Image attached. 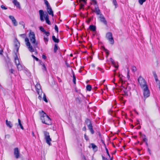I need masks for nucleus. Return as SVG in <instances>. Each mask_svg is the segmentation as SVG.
<instances>
[{
  "label": "nucleus",
  "instance_id": "c85d7f7f",
  "mask_svg": "<svg viewBox=\"0 0 160 160\" xmlns=\"http://www.w3.org/2000/svg\"><path fill=\"white\" fill-rule=\"evenodd\" d=\"M146 1V0H138V2L141 5H142Z\"/></svg>",
  "mask_w": 160,
  "mask_h": 160
},
{
  "label": "nucleus",
  "instance_id": "cd10ccee",
  "mask_svg": "<svg viewBox=\"0 0 160 160\" xmlns=\"http://www.w3.org/2000/svg\"><path fill=\"white\" fill-rule=\"evenodd\" d=\"M58 49V46L57 44H56L55 45L54 49V52H56L57 50Z\"/></svg>",
  "mask_w": 160,
  "mask_h": 160
},
{
  "label": "nucleus",
  "instance_id": "052dcab7",
  "mask_svg": "<svg viewBox=\"0 0 160 160\" xmlns=\"http://www.w3.org/2000/svg\"><path fill=\"white\" fill-rule=\"evenodd\" d=\"M3 52V51L2 50H0V54L2 55Z\"/></svg>",
  "mask_w": 160,
  "mask_h": 160
},
{
  "label": "nucleus",
  "instance_id": "c756f323",
  "mask_svg": "<svg viewBox=\"0 0 160 160\" xmlns=\"http://www.w3.org/2000/svg\"><path fill=\"white\" fill-rule=\"evenodd\" d=\"M143 141L145 142H148V139L146 138V136L144 135L142 136Z\"/></svg>",
  "mask_w": 160,
  "mask_h": 160
},
{
  "label": "nucleus",
  "instance_id": "dca6fc26",
  "mask_svg": "<svg viewBox=\"0 0 160 160\" xmlns=\"http://www.w3.org/2000/svg\"><path fill=\"white\" fill-rule=\"evenodd\" d=\"M20 46V43L18 41L16 40L15 42V47L16 49V51L18 52Z\"/></svg>",
  "mask_w": 160,
  "mask_h": 160
},
{
  "label": "nucleus",
  "instance_id": "473e14b6",
  "mask_svg": "<svg viewBox=\"0 0 160 160\" xmlns=\"http://www.w3.org/2000/svg\"><path fill=\"white\" fill-rule=\"evenodd\" d=\"M42 65V69L43 70L46 71L47 70V69H46V67H45V64H44L43 63Z\"/></svg>",
  "mask_w": 160,
  "mask_h": 160
},
{
  "label": "nucleus",
  "instance_id": "864d4df0",
  "mask_svg": "<svg viewBox=\"0 0 160 160\" xmlns=\"http://www.w3.org/2000/svg\"><path fill=\"white\" fill-rule=\"evenodd\" d=\"M19 126H20V128H21L23 130V129H24V128H23V126H22V124H21H21H19Z\"/></svg>",
  "mask_w": 160,
  "mask_h": 160
},
{
  "label": "nucleus",
  "instance_id": "13d9d810",
  "mask_svg": "<svg viewBox=\"0 0 160 160\" xmlns=\"http://www.w3.org/2000/svg\"><path fill=\"white\" fill-rule=\"evenodd\" d=\"M18 122L19 124H21V123L20 120L19 119H18Z\"/></svg>",
  "mask_w": 160,
  "mask_h": 160
},
{
  "label": "nucleus",
  "instance_id": "c03bdc74",
  "mask_svg": "<svg viewBox=\"0 0 160 160\" xmlns=\"http://www.w3.org/2000/svg\"><path fill=\"white\" fill-rule=\"evenodd\" d=\"M84 6V4H83L82 3H81L80 4V8H79V9H81L82 8H83V7Z\"/></svg>",
  "mask_w": 160,
  "mask_h": 160
},
{
  "label": "nucleus",
  "instance_id": "e2e57ef3",
  "mask_svg": "<svg viewBox=\"0 0 160 160\" xmlns=\"http://www.w3.org/2000/svg\"><path fill=\"white\" fill-rule=\"evenodd\" d=\"M148 152H149V153H150V154H151L150 150V149H149V148H148Z\"/></svg>",
  "mask_w": 160,
  "mask_h": 160
},
{
  "label": "nucleus",
  "instance_id": "603ef678",
  "mask_svg": "<svg viewBox=\"0 0 160 160\" xmlns=\"http://www.w3.org/2000/svg\"><path fill=\"white\" fill-rule=\"evenodd\" d=\"M110 60L112 64H114V60H113V59L112 58H111Z\"/></svg>",
  "mask_w": 160,
  "mask_h": 160
},
{
  "label": "nucleus",
  "instance_id": "a19ab883",
  "mask_svg": "<svg viewBox=\"0 0 160 160\" xmlns=\"http://www.w3.org/2000/svg\"><path fill=\"white\" fill-rule=\"evenodd\" d=\"M32 56L33 58L35 59L37 61H38L39 60V59L37 57H35L34 55H32Z\"/></svg>",
  "mask_w": 160,
  "mask_h": 160
},
{
  "label": "nucleus",
  "instance_id": "5701e85b",
  "mask_svg": "<svg viewBox=\"0 0 160 160\" xmlns=\"http://www.w3.org/2000/svg\"><path fill=\"white\" fill-rule=\"evenodd\" d=\"M48 36H44V42L46 44H47L48 43Z\"/></svg>",
  "mask_w": 160,
  "mask_h": 160
},
{
  "label": "nucleus",
  "instance_id": "423d86ee",
  "mask_svg": "<svg viewBox=\"0 0 160 160\" xmlns=\"http://www.w3.org/2000/svg\"><path fill=\"white\" fill-rule=\"evenodd\" d=\"M138 81L141 89L148 86L146 81L141 76L139 77Z\"/></svg>",
  "mask_w": 160,
  "mask_h": 160
},
{
  "label": "nucleus",
  "instance_id": "4468645a",
  "mask_svg": "<svg viewBox=\"0 0 160 160\" xmlns=\"http://www.w3.org/2000/svg\"><path fill=\"white\" fill-rule=\"evenodd\" d=\"M39 29L41 31L44 32L45 35L48 36L50 35V32H46L45 29L42 26H41L39 28Z\"/></svg>",
  "mask_w": 160,
  "mask_h": 160
},
{
  "label": "nucleus",
  "instance_id": "0eeeda50",
  "mask_svg": "<svg viewBox=\"0 0 160 160\" xmlns=\"http://www.w3.org/2000/svg\"><path fill=\"white\" fill-rule=\"evenodd\" d=\"M44 137V139L46 141V142L49 146L51 145V142L52 141V139L50 138V135L49 132L47 131H43V132Z\"/></svg>",
  "mask_w": 160,
  "mask_h": 160
},
{
  "label": "nucleus",
  "instance_id": "aec40b11",
  "mask_svg": "<svg viewBox=\"0 0 160 160\" xmlns=\"http://www.w3.org/2000/svg\"><path fill=\"white\" fill-rule=\"evenodd\" d=\"M6 124L7 126L10 128H11L12 127V124L10 121H8L7 120H6Z\"/></svg>",
  "mask_w": 160,
  "mask_h": 160
},
{
  "label": "nucleus",
  "instance_id": "69168bd1",
  "mask_svg": "<svg viewBox=\"0 0 160 160\" xmlns=\"http://www.w3.org/2000/svg\"><path fill=\"white\" fill-rule=\"evenodd\" d=\"M147 146H148V142H145Z\"/></svg>",
  "mask_w": 160,
  "mask_h": 160
},
{
  "label": "nucleus",
  "instance_id": "39448f33",
  "mask_svg": "<svg viewBox=\"0 0 160 160\" xmlns=\"http://www.w3.org/2000/svg\"><path fill=\"white\" fill-rule=\"evenodd\" d=\"M40 18L41 21L43 22L44 21L43 17H44L46 23L49 25L51 24V22L49 20L48 16L47 13L44 14L43 11L42 10H40L39 11Z\"/></svg>",
  "mask_w": 160,
  "mask_h": 160
},
{
  "label": "nucleus",
  "instance_id": "f8f14e48",
  "mask_svg": "<svg viewBox=\"0 0 160 160\" xmlns=\"http://www.w3.org/2000/svg\"><path fill=\"white\" fill-rule=\"evenodd\" d=\"M14 154L15 158H18L19 157L20 153L19 152L18 148H16L14 149Z\"/></svg>",
  "mask_w": 160,
  "mask_h": 160
},
{
  "label": "nucleus",
  "instance_id": "412c9836",
  "mask_svg": "<svg viewBox=\"0 0 160 160\" xmlns=\"http://www.w3.org/2000/svg\"><path fill=\"white\" fill-rule=\"evenodd\" d=\"M52 39L53 41L56 43H58L59 42V40L58 38H56L54 36H52Z\"/></svg>",
  "mask_w": 160,
  "mask_h": 160
},
{
  "label": "nucleus",
  "instance_id": "6e6d98bb",
  "mask_svg": "<svg viewBox=\"0 0 160 160\" xmlns=\"http://www.w3.org/2000/svg\"><path fill=\"white\" fill-rule=\"evenodd\" d=\"M82 130L84 131H86V127L84 126L82 128Z\"/></svg>",
  "mask_w": 160,
  "mask_h": 160
},
{
  "label": "nucleus",
  "instance_id": "9b49d317",
  "mask_svg": "<svg viewBox=\"0 0 160 160\" xmlns=\"http://www.w3.org/2000/svg\"><path fill=\"white\" fill-rule=\"evenodd\" d=\"M99 18L101 22L104 23L105 25H107V21L103 16L101 14L99 16Z\"/></svg>",
  "mask_w": 160,
  "mask_h": 160
},
{
  "label": "nucleus",
  "instance_id": "680f3d73",
  "mask_svg": "<svg viewBox=\"0 0 160 160\" xmlns=\"http://www.w3.org/2000/svg\"><path fill=\"white\" fill-rule=\"evenodd\" d=\"M115 81V78H114L113 80H112V82L114 83L115 84H116L115 83H114V81Z\"/></svg>",
  "mask_w": 160,
  "mask_h": 160
},
{
  "label": "nucleus",
  "instance_id": "4c0bfd02",
  "mask_svg": "<svg viewBox=\"0 0 160 160\" xmlns=\"http://www.w3.org/2000/svg\"><path fill=\"white\" fill-rule=\"evenodd\" d=\"M153 75L155 78V79H156V78H158V77L157 76V75L155 72H153Z\"/></svg>",
  "mask_w": 160,
  "mask_h": 160
},
{
  "label": "nucleus",
  "instance_id": "8fccbe9b",
  "mask_svg": "<svg viewBox=\"0 0 160 160\" xmlns=\"http://www.w3.org/2000/svg\"><path fill=\"white\" fill-rule=\"evenodd\" d=\"M102 160H109L107 158H105L103 156H102Z\"/></svg>",
  "mask_w": 160,
  "mask_h": 160
},
{
  "label": "nucleus",
  "instance_id": "79ce46f5",
  "mask_svg": "<svg viewBox=\"0 0 160 160\" xmlns=\"http://www.w3.org/2000/svg\"><path fill=\"white\" fill-rule=\"evenodd\" d=\"M105 149H106V152H107L108 156L110 158V156L109 153V152H108V149L107 148H106Z\"/></svg>",
  "mask_w": 160,
  "mask_h": 160
},
{
  "label": "nucleus",
  "instance_id": "ddd939ff",
  "mask_svg": "<svg viewBox=\"0 0 160 160\" xmlns=\"http://www.w3.org/2000/svg\"><path fill=\"white\" fill-rule=\"evenodd\" d=\"M9 17L11 20L13 25L15 26H17L18 25V23L14 17L12 16H9Z\"/></svg>",
  "mask_w": 160,
  "mask_h": 160
},
{
  "label": "nucleus",
  "instance_id": "49530a36",
  "mask_svg": "<svg viewBox=\"0 0 160 160\" xmlns=\"http://www.w3.org/2000/svg\"><path fill=\"white\" fill-rule=\"evenodd\" d=\"M20 36L21 37H22V38H24L25 37L26 35L25 34H20Z\"/></svg>",
  "mask_w": 160,
  "mask_h": 160
},
{
  "label": "nucleus",
  "instance_id": "0e129e2a",
  "mask_svg": "<svg viewBox=\"0 0 160 160\" xmlns=\"http://www.w3.org/2000/svg\"><path fill=\"white\" fill-rule=\"evenodd\" d=\"M32 136H34V132H32Z\"/></svg>",
  "mask_w": 160,
  "mask_h": 160
},
{
  "label": "nucleus",
  "instance_id": "b1692460",
  "mask_svg": "<svg viewBox=\"0 0 160 160\" xmlns=\"http://www.w3.org/2000/svg\"><path fill=\"white\" fill-rule=\"evenodd\" d=\"M16 66L18 70H21L22 69L23 67L20 64Z\"/></svg>",
  "mask_w": 160,
  "mask_h": 160
},
{
  "label": "nucleus",
  "instance_id": "de8ad7c7",
  "mask_svg": "<svg viewBox=\"0 0 160 160\" xmlns=\"http://www.w3.org/2000/svg\"><path fill=\"white\" fill-rule=\"evenodd\" d=\"M97 134L99 136L100 138H101V136L100 133L99 132H98L97 133Z\"/></svg>",
  "mask_w": 160,
  "mask_h": 160
},
{
  "label": "nucleus",
  "instance_id": "c9c22d12",
  "mask_svg": "<svg viewBox=\"0 0 160 160\" xmlns=\"http://www.w3.org/2000/svg\"><path fill=\"white\" fill-rule=\"evenodd\" d=\"M104 50H105V52L107 54L106 57L107 58L109 54V52L107 49H105Z\"/></svg>",
  "mask_w": 160,
  "mask_h": 160
},
{
  "label": "nucleus",
  "instance_id": "3c124183",
  "mask_svg": "<svg viewBox=\"0 0 160 160\" xmlns=\"http://www.w3.org/2000/svg\"><path fill=\"white\" fill-rule=\"evenodd\" d=\"M9 71L11 73H13L14 72V70L13 69H11Z\"/></svg>",
  "mask_w": 160,
  "mask_h": 160
},
{
  "label": "nucleus",
  "instance_id": "f03ea898",
  "mask_svg": "<svg viewBox=\"0 0 160 160\" xmlns=\"http://www.w3.org/2000/svg\"><path fill=\"white\" fill-rule=\"evenodd\" d=\"M118 75L119 78V83H121V89L126 94L130 90V87L128 85H127V83H126L125 81H123V76L122 75H121L120 74Z\"/></svg>",
  "mask_w": 160,
  "mask_h": 160
},
{
  "label": "nucleus",
  "instance_id": "7ed1b4c3",
  "mask_svg": "<svg viewBox=\"0 0 160 160\" xmlns=\"http://www.w3.org/2000/svg\"><path fill=\"white\" fill-rule=\"evenodd\" d=\"M40 119L42 123L48 125L52 124L51 120L49 116L43 111H39Z\"/></svg>",
  "mask_w": 160,
  "mask_h": 160
},
{
  "label": "nucleus",
  "instance_id": "5fc2aeb1",
  "mask_svg": "<svg viewBox=\"0 0 160 160\" xmlns=\"http://www.w3.org/2000/svg\"><path fill=\"white\" fill-rule=\"evenodd\" d=\"M42 58L44 59H46V57L44 55H43L42 56Z\"/></svg>",
  "mask_w": 160,
  "mask_h": 160
},
{
  "label": "nucleus",
  "instance_id": "7c9ffc66",
  "mask_svg": "<svg viewBox=\"0 0 160 160\" xmlns=\"http://www.w3.org/2000/svg\"><path fill=\"white\" fill-rule=\"evenodd\" d=\"M132 70L133 72H135L137 70L135 66H132Z\"/></svg>",
  "mask_w": 160,
  "mask_h": 160
},
{
  "label": "nucleus",
  "instance_id": "a211bd4d",
  "mask_svg": "<svg viewBox=\"0 0 160 160\" xmlns=\"http://www.w3.org/2000/svg\"><path fill=\"white\" fill-rule=\"evenodd\" d=\"M94 12L96 13L97 15H100V10L99 9L98 7L97 6H95V10Z\"/></svg>",
  "mask_w": 160,
  "mask_h": 160
},
{
  "label": "nucleus",
  "instance_id": "f704fd0d",
  "mask_svg": "<svg viewBox=\"0 0 160 160\" xmlns=\"http://www.w3.org/2000/svg\"><path fill=\"white\" fill-rule=\"evenodd\" d=\"M20 24L23 27V28H25V24L23 21L20 22H19Z\"/></svg>",
  "mask_w": 160,
  "mask_h": 160
},
{
  "label": "nucleus",
  "instance_id": "20e7f679",
  "mask_svg": "<svg viewBox=\"0 0 160 160\" xmlns=\"http://www.w3.org/2000/svg\"><path fill=\"white\" fill-rule=\"evenodd\" d=\"M35 88L37 92L39 95L38 99L41 100L42 98V95H43V99L46 102H47L48 101L46 98V95L44 93L42 92L40 85L39 83H37L35 85Z\"/></svg>",
  "mask_w": 160,
  "mask_h": 160
},
{
  "label": "nucleus",
  "instance_id": "37998d69",
  "mask_svg": "<svg viewBox=\"0 0 160 160\" xmlns=\"http://www.w3.org/2000/svg\"><path fill=\"white\" fill-rule=\"evenodd\" d=\"M54 28H55V30L57 32H58V26L56 25H55Z\"/></svg>",
  "mask_w": 160,
  "mask_h": 160
},
{
  "label": "nucleus",
  "instance_id": "2eb2a0df",
  "mask_svg": "<svg viewBox=\"0 0 160 160\" xmlns=\"http://www.w3.org/2000/svg\"><path fill=\"white\" fill-rule=\"evenodd\" d=\"M47 11L48 14L52 15V16L53 17L54 16L53 11L52 10V8L50 6L47 7Z\"/></svg>",
  "mask_w": 160,
  "mask_h": 160
},
{
  "label": "nucleus",
  "instance_id": "338daca9",
  "mask_svg": "<svg viewBox=\"0 0 160 160\" xmlns=\"http://www.w3.org/2000/svg\"><path fill=\"white\" fill-rule=\"evenodd\" d=\"M67 66L68 67H69V65H68V64H67Z\"/></svg>",
  "mask_w": 160,
  "mask_h": 160
},
{
  "label": "nucleus",
  "instance_id": "9d476101",
  "mask_svg": "<svg viewBox=\"0 0 160 160\" xmlns=\"http://www.w3.org/2000/svg\"><path fill=\"white\" fill-rule=\"evenodd\" d=\"M106 38L109 41L111 44L113 45L114 44V40L111 32H108L106 34Z\"/></svg>",
  "mask_w": 160,
  "mask_h": 160
},
{
  "label": "nucleus",
  "instance_id": "774afa93",
  "mask_svg": "<svg viewBox=\"0 0 160 160\" xmlns=\"http://www.w3.org/2000/svg\"><path fill=\"white\" fill-rule=\"evenodd\" d=\"M115 68H118V67H117V66H115Z\"/></svg>",
  "mask_w": 160,
  "mask_h": 160
},
{
  "label": "nucleus",
  "instance_id": "72a5a7b5",
  "mask_svg": "<svg viewBox=\"0 0 160 160\" xmlns=\"http://www.w3.org/2000/svg\"><path fill=\"white\" fill-rule=\"evenodd\" d=\"M155 81H156V82L158 84H159V88H160V81H159L158 79V78H156V79H155Z\"/></svg>",
  "mask_w": 160,
  "mask_h": 160
},
{
  "label": "nucleus",
  "instance_id": "f257e3e1",
  "mask_svg": "<svg viewBox=\"0 0 160 160\" xmlns=\"http://www.w3.org/2000/svg\"><path fill=\"white\" fill-rule=\"evenodd\" d=\"M28 36L31 42L33 44V48L31 45L28 38H26L25 39L26 45L28 47L29 51L31 52H33L34 51V49L38 47V43L36 42L35 35L34 32L30 31Z\"/></svg>",
  "mask_w": 160,
  "mask_h": 160
},
{
  "label": "nucleus",
  "instance_id": "f3484780",
  "mask_svg": "<svg viewBox=\"0 0 160 160\" xmlns=\"http://www.w3.org/2000/svg\"><path fill=\"white\" fill-rule=\"evenodd\" d=\"M12 2L17 7L20 8V3L17 1V0H13Z\"/></svg>",
  "mask_w": 160,
  "mask_h": 160
},
{
  "label": "nucleus",
  "instance_id": "4be33fe9",
  "mask_svg": "<svg viewBox=\"0 0 160 160\" xmlns=\"http://www.w3.org/2000/svg\"><path fill=\"white\" fill-rule=\"evenodd\" d=\"M90 29L93 31H95L96 30V27L93 25H91L89 26Z\"/></svg>",
  "mask_w": 160,
  "mask_h": 160
},
{
  "label": "nucleus",
  "instance_id": "6ab92c4d",
  "mask_svg": "<svg viewBox=\"0 0 160 160\" xmlns=\"http://www.w3.org/2000/svg\"><path fill=\"white\" fill-rule=\"evenodd\" d=\"M15 54L16 57L14 58V61L16 65H17L19 64L20 63L17 54H16V53Z\"/></svg>",
  "mask_w": 160,
  "mask_h": 160
},
{
  "label": "nucleus",
  "instance_id": "a18cd8bd",
  "mask_svg": "<svg viewBox=\"0 0 160 160\" xmlns=\"http://www.w3.org/2000/svg\"><path fill=\"white\" fill-rule=\"evenodd\" d=\"M84 138L86 141H88V136L86 135V134H84Z\"/></svg>",
  "mask_w": 160,
  "mask_h": 160
},
{
  "label": "nucleus",
  "instance_id": "1a4fd4ad",
  "mask_svg": "<svg viewBox=\"0 0 160 160\" xmlns=\"http://www.w3.org/2000/svg\"><path fill=\"white\" fill-rule=\"evenodd\" d=\"M85 123L87 125L88 129L90 131L91 133L92 134H93L94 132L92 126L91 121L89 119H87L85 121Z\"/></svg>",
  "mask_w": 160,
  "mask_h": 160
},
{
  "label": "nucleus",
  "instance_id": "393cba45",
  "mask_svg": "<svg viewBox=\"0 0 160 160\" xmlns=\"http://www.w3.org/2000/svg\"><path fill=\"white\" fill-rule=\"evenodd\" d=\"M112 3L115 6V8H116L118 7V4L117 3V1L116 0H112Z\"/></svg>",
  "mask_w": 160,
  "mask_h": 160
},
{
  "label": "nucleus",
  "instance_id": "bb28decb",
  "mask_svg": "<svg viewBox=\"0 0 160 160\" xmlns=\"http://www.w3.org/2000/svg\"><path fill=\"white\" fill-rule=\"evenodd\" d=\"M91 86L90 85H88L86 87V89L88 91H90L91 90Z\"/></svg>",
  "mask_w": 160,
  "mask_h": 160
},
{
  "label": "nucleus",
  "instance_id": "2f4dec72",
  "mask_svg": "<svg viewBox=\"0 0 160 160\" xmlns=\"http://www.w3.org/2000/svg\"><path fill=\"white\" fill-rule=\"evenodd\" d=\"M44 1H45V4L46 5L47 7H48L50 6L49 4V3H48V1L47 0H44Z\"/></svg>",
  "mask_w": 160,
  "mask_h": 160
},
{
  "label": "nucleus",
  "instance_id": "4d7b16f0",
  "mask_svg": "<svg viewBox=\"0 0 160 160\" xmlns=\"http://www.w3.org/2000/svg\"><path fill=\"white\" fill-rule=\"evenodd\" d=\"M127 78H128V79H129L130 78V76L129 75L128 71V75H127Z\"/></svg>",
  "mask_w": 160,
  "mask_h": 160
},
{
  "label": "nucleus",
  "instance_id": "a878e982",
  "mask_svg": "<svg viewBox=\"0 0 160 160\" xmlns=\"http://www.w3.org/2000/svg\"><path fill=\"white\" fill-rule=\"evenodd\" d=\"M72 73L73 78V82L74 83V84H76V78H75V76L74 73L73 71H72Z\"/></svg>",
  "mask_w": 160,
  "mask_h": 160
},
{
  "label": "nucleus",
  "instance_id": "bf43d9fd",
  "mask_svg": "<svg viewBox=\"0 0 160 160\" xmlns=\"http://www.w3.org/2000/svg\"><path fill=\"white\" fill-rule=\"evenodd\" d=\"M80 2H83L84 3H86V1L85 0H79Z\"/></svg>",
  "mask_w": 160,
  "mask_h": 160
},
{
  "label": "nucleus",
  "instance_id": "09e8293b",
  "mask_svg": "<svg viewBox=\"0 0 160 160\" xmlns=\"http://www.w3.org/2000/svg\"><path fill=\"white\" fill-rule=\"evenodd\" d=\"M98 69L100 71L102 72L103 73L104 72V70H103L102 69V68H98Z\"/></svg>",
  "mask_w": 160,
  "mask_h": 160
},
{
  "label": "nucleus",
  "instance_id": "e433bc0d",
  "mask_svg": "<svg viewBox=\"0 0 160 160\" xmlns=\"http://www.w3.org/2000/svg\"><path fill=\"white\" fill-rule=\"evenodd\" d=\"M91 145L92 146V148L94 149H95V148H97V146H96V145H95L93 143H91Z\"/></svg>",
  "mask_w": 160,
  "mask_h": 160
},
{
  "label": "nucleus",
  "instance_id": "58836bf2",
  "mask_svg": "<svg viewBox=\"0 0 160 160\" xmlns=\"http://www.w3.org/2000/svg\"><path fill=\"white\" fill-rule=\"evenodd\" d=\"M1 8L2 9L6 10V9H7V8L6 7H5V6H4V5H1Z\"/></svg>",
  "mask_w": 160,
  "mask_h": 160
},
{
  "label": "nucleus",
  "instance_id": "ea45409f",
  "mask_svg": "<svg viewBox=\"0 0 160 160\" xmlns=\"http://www.w3.org/2000/svg\"><path fill=\"white\" fill-rule=\"evenodd\" d=\"M92 3L94 5H96L97 3V2L95 0H92Z\"/></svg>",
  "mask_w": 160,
  "mask_h": 160
},
{
  "label": "nucleus",
  "instance_id": "6e6552de",
  "mask_svg": "<svg viewBox=\"0 0 160 160\" xmlns=\"http://www.w3.org/2000/svg\"><path fill=\"white\" fill-rule=\"evenodd\" d=\"M143 92V95L144 98V101H145L146 98H148L150 95V91L148 87H147L142 89Z\"/></svg>",
  "mask_w": 160,
  "mask_h": 160
}]
</instances>
